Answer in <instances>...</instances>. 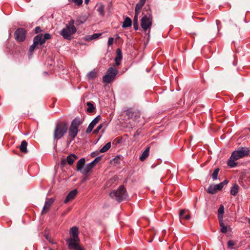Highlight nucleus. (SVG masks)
<instances>
[{"instance_id":"obj_3","label":"nucleus","mask_w":250,"mask_h":250,"mask_svg":"<svg viewBox=\"0 0 250 250\" xmlns=\"http://www.w3.org/2000/svg\"><path fill=\"white\" fill-rule=\"evenodd\" d=\"M109 195L111 198L121 202L126 198L127 194L124 186H121L117 190L111 191Z\"/></svg>"},{"instance_id":"obj_56","label":"nucleus","mask_w":250,"mask_h":250,"mask_svg":"<svg viewBox=\"0 0 250 250\" xmlns=\"http://www.w3.org/2000/svg\"><path fill=\"white\" fill-rule=\"evenodd\" d=\"M70 210V208L68 209V211H69Z\"/></svg>"},{"instance_id":"obj_54","label":"nucleus","mask_w":250,"mask_h":250,"mask_svg":"<svg viewBox=\"0 0 250 250\" xmlns=\"http://www.w3.org/2000/svg\"><path fill=\"white\" fill-rule=\"evenodd\" d=\"M249 223L250 224V219H249V221H248Z\"/></svg>"},{"instance_id":"obj_20","label":"nucleus","mask_w":250,"mask_h":250,"mask_svg":"<svg viewBox=\"0 0 250 250\" xmlns=\"http://www.w3.org/2000/svg\"><path fill=\"white\" fill-rule=\"evenodd\" d=\"M79 234V231H78V228L76 227H73L72 228H71L70 230V235L71 236V237H74L79 238L78 236Z\"/></svg>"},{"instance_id":"obj_19","label":"nucleus","mask_w":250,"mask_h":250,"mask_svg":"<svg viewBox=\"0 0 250 250\" xmlns=\"http://www.w3.org/2000/svg\"><path fill=\"white\" fill-rule=\"evenodd\" d=\"M78 158V156L74 154H71L66 157L67 163L69 165L73 164L75 160Z\"/></svg>"},{"instance_id":"obj_29","label":"nucleus","mask_w":250,"mask_h":250,"mask_svg":"<svg viewBox=\"0 0 250 250\" xmlns=\"http://www.w3.org/2000/svg\"><path fill=\"white\" fill-rule=\"evenodd\" d=\"M86 105L88 106L87 108V111L88 113H93L94 112L95 107L94 105L91 102H87Z\"/></svg>"},{"instance_id":"obj_31","label":"nucleus","mask_w":250,"mask_h":250,"mask_svg":"<svg viewBox=\"0 0 250 250\" xmlns=\"http://www.w3.org/2000/svg\"><path fill=\"white\" fill-rule=\"evenodd\" d=\"M146 1V0H140L139 2L136 5V7H137V9L141 10L145 4Z\"/></svg>"},{"instance_id":"obj_33","label":"nucleus","mask_w":250,"mask_h":250,"mask_svg":"<svg viewBox=\"0 0 250 250\" xmlns=\"http://www.w3.org/2000/svg\"><path fill=\"white\" fill-rule=\"evenodd\" d=\"M219 171V168H217L214 170V171L212 174V178L213 180H214L217 179Z\"/></svg>"},{"instance_id":"obj_11","label":"nucleus","mask_w":250,"mask_h":250,"mask_svg":"<svg viewBox=\"0 0 250 250\" xmlns=\"http://www.w3.org/2000/svg\"><path fill=\"white\" fill-rule=\"evenodd\" d=\"M40 39L38 36H35L33 39V43L30 46L29 52L32 53L35 49H39L40 45Z\"/></svg>"},{"instance_id":"obj_52","label":"nucleus","mask_w":250,"mask_h":250,"mask_svg":"<svg viewBox=\"0 0 250 250\" xmlns=\"http://www.w3.org/2000/svg\"><path fill=\"white\" fill-rule=\"evenodd\" d=\"M85 250V249H84V248H81V249H79V250Z\"/></svg>"},{"instance_id":"obj_8","label":"nucleus","mask_w":250,"mask_h":250,"mask_svg":"<svg viewBox=\"0 0 250 250\" xmlns=\"http://www.w3.org/2000/svg\"><path fill=\"white\" fill-rule=\"evenodd\" d=\"M68 247L69 250H78L82 247L79 245V238L71 237L66 240Z\"/></svg>"},{"instance_id":"obj_53","label":"nucleus","mask_w":250,"mask_h":250,"mask_svg":"<svg viewBox=\"0 0 250 250\" xmlns=\"http://www.w3.org/2000/svg\"><path fill=\"white\" fill-rule=\"evenodd\" d=\"M92 156L94 157V154H92Z\"/></svg>"},{"instance_id":"obj_36","label":"nucleus","mask_w":250,"mask_h":250,"mask_svg":"<svg viewBox=\"0 0 250 250\" xmlns=\"http://www.w3.org/2000/svg\"><path fill=\"white\" fill-rule=\"evenodd\" d=\"M85 21V20L84 18H83L82 20H81L80 19H77L75 21V24L77 26L80 25V24L83 23Z\"/></svg>"},{"instance_id":"obj_7","label":"nucleus","mask_w":250,"mask_h":250,"mask_svg":"<svg viewBox=\"0 0 250 250\" xmlns=\"http://www.w3.org/2000/svg\"><path fill=\"white\" fill-rule=\"evenodd\" d=\"M152 25V17L151 16L145 15L141 20V26L144 31H146L150 28Z\"/></svg>"},{"instance_id":"obj_40","label":"nucleus","mask_w":250,"mask_h":250,"mask_svg":"<svg viewBox=\"0 0 250 250\" xmlns=\"http://www.w3.org/2000/svg\"><path fill=\"white\" fill-rule=\"evenodd\" d=\"M42 31L41 28L40 26H37L35 29V32L36 34H38Z\"/></svg>"},{"instance_id":"obj_5","label":"nucleus","mask_w":250,"mask_h":250,"mask_svg":"<svg viewBox=\"0 0 250 250\" xmlns=\"http://www.w3.org/2000/svg\"><path fill=\"white\" fill-rule=\"evenodd\" d=\"M77 31L75 26L69 27L65 26L60 32V35L65 40H71L72 39V35Z\"/></svg>"},{"instance_id":"obj_49","label":"nucleus","mask_w":250,"mask_h":250,"mask_svg":"<svg viewBox=\"0 0 250 250\" xmlns=\"http://www.w3.org/2000/svg\"><path fill=\"white\" fill-rule=\"evenodd\" d=\"M190 218V215L189 214H187L184 217V218L186 220H188Z\"/></svg>"},{"instance_id":"obj_44","label":"nucleus","mask_w":250,"mask_h":250,"mask_svg":"<svg viewBox=\"0 0 250 250\" xmlns=\"http://www.w3.org/2000/svg\"><path fill=\"white\" fill-rule=\"evenodd\" d=\"M126 114L128 117H132L133 113L130 110L126 111Z\"/></svg>"},{"instance_id":"obj_43","label":"nucleus","mask_w":250,"mask_h":250,"mask_svg":"<svg viewBox=\"0 0 250 250\" xmlns=\"http://www.w3.org/2000/svg\"><path fill=\"white\" fill-rule=\"evenodd\" d=\"M229 182V181L227 180H225L222 182L219 183V184L221 185V187L222 188H223L224 185H226Z\"/></svg>"},{"instance_id":"obj_45","label":"nucleus","mask_w":250,"mask_h":250,"mask_svg":"<svg viewBox=\"0 0 250 250\" xmlns=\"http://www.w3.org/2000/svg\"><path fill=\"white\" fill-rule=\"evenodd\" d=\"M140 10H138L137 7H135V16H137V17H138V15H139V14L140 13Z\"/></svg>"},{"instance_id":"obj_12","label":"nucleus","mask_w":250,"mask_h":250,"mask_svg":"<svg viewBox=\"0 0 250 250\" xmlns=\"http://www.w3.org/2000/svg\"><path fill=\"white\" fill-rule=\"evenodd\" d=\"M101 120V116L100 115L97 116L89 125L86 130V133L87 134L90 133L93 130L95 125L100 121Z\"/></svg>"},{"instance_id":"obj_35","label":"nucleus","mask_w":250,"mask_h":250,"mask_svg":"<svg viewBox=\"0 0 250 250\" xmlns=\"http://www.w3.org/2000/svg\"><path fill=\"white\" fill-rule=\"evenodd\" d=\"M69 1L74 3L78 6H80L83 3V0H69Z\"/></svg>"},{"instance_id":"obj_24","label":"nucleus","mask_w":250,"mask_h":250,"mask_svg":"<svg viewBox=\"0 0 250 250\" xmlns=\"http://www.w3.org/2000/svg\"><path fill=\"white\" fill-rule=\"evenodd\" d=\"M97 76V72L95 70H92L89 72L86 75L87 80L90 81L96 78Z\"/></svg>"},{"instance_id":"obj_18","label":"nucleus","mask_w":250,"mask_h":250,"mask_svg":"<svg viewBox=\"0 0 250 250\" xmlns=\"http://www.w3.org/2000/svg\"><path fill=\"white\" fill-rule=\"evenodd\" d=\"M85 160L84 158L80 159L77 162L76 166V170L80 171L82 173L83 170V167L85 164Z\"/></svg>"},{"instance_id":"obj_21","label":"nucleus","mask_w":250,"mask_h":250,"mask_svg":"<svg viewBox=\"0 0 250 250\" xmlns=\"http://www.w3.org/2000/svg\"><path fill=\"white\" fill-rule=\"evenodd\" d=\"M27 143L25 140H23L21 143V145L20 146V151L23 153H27L28 151L27 149Z\"/></svg>"},{"instance_id":"obj_46","label":"nucleus","mask_w":250,"mask_h":250,"mask_svg":"<svg viewBox=\"0 0 250 250\" xmlns=\"http://www.w3.org/2000/svg\"><path fill=\"white\" fill-rule=\"evenodd\" d=\"M185 211H186L185 209H182L180 210V213H179L180 217H182L183 216V215L185 213Z\"/></svg>"},{"instance_id":"obj_38","label":"nucleus","mask_w":250,"mask_h":250,"mask_svg":"<svg viewBox=\"0 0 250 250\" xmlns=\"http://www.w3.org/2000/svg\"><path fill=\"white\" fill-rule=\"evenodd\" d=\"M103 127V125L102 124H100V125H99L97 127L94 129L93 131V133L95 134H97L99 130L101 129V128H102Z\"/></svg>"},{"instance_id":"obj_10","label":"nucleus","mask_w":250,"mask_h":250,"mask_svg":"<svg viewBox=\"0 0 250 250\" xmlns=\"http://www.w3.org/2000/svg\"><path fill=\"white\" fill-rule=\"evenodd\" d=\"M55 201L54 198L46 199L42 211V214H46L50 209L51 206L53 205Z\"/></svg>"},{"instance_id":"obj_41","label":"nucleus","mask_w":250,"mask_h":250,"mask_svg":"<svg viewBox=\"0 0 250 250\" xmlns=\"http://www.w3.org/2000/svg\"><path fill=\"white\" fill-rule=\"evenodd\" d=\"M113 42H114V38L112 37H110L108 39V45L110 46V45H112L113 43Z\"/></svg>"},{"instance_id":"obj_48","label":"nucleus","mask_w":250,"mask_h":250,"mask_svg":"<svg viewBox=\"0 0 250 250\" xmlns=\"http://www.w3.org/2000/svg\"><path fill=\"white\" fill-rule=\"evenodd\" d=\"M66 163V159H62L61 162V165L62 166H64Z\"/></svg>"},{"instance_id":"obj_42","label":"nucleus","mask_w":250,"mask_h":250,"mask_svg":"<svg viewBox=\"0 0 250 250\" xmlns=\"http://www.w3.org/2000/svg\"><path fill=\"white\" fill-rule=\"evenodd\" d=\"M101 160V157L100 156L96 157L94 161L92 162H93V164L95 165L98 162H99Z\"/></svg>"},{"instance_id":"obj_37","label":"nucleus","mask_w":250,"mask_h":250,"mask_svg":"<svg viewBox=\"0 0 250 250\" xmlns=\"http://www.w3.org/2000/svg\"><path fill=\"white\" fill-rule=\"evenodd\" d=\"M235 244V243H234V241H233L232 240H229L228 242V247L229 249H232L233 246H234Z\"/></svg>"},{"instance_id":"obj_50","label":"nucleus","mask_w":250,"mask_h":250,"mask_svg":"<svg viewBox=\"0 0 250 250\" xmlns=\"http://www.w3.org/2000/svg\"><path fill=\"white\" fill-rule=\"evenodd\" d=\"M90 0H84V2L85 4H87Z\"/></svg>"},{"instance_id":"obj_23","label":"nucleus","mask_w":250,"mask_h":250,"mask_svg":"<svg viewBox=\"0 0 250 250\" xmlns=\"http://www.w3.org/2000/svg\"><path fill=\"white\" fill-rule=\"evenodd\" d=\"M150 147H147L143 152L141 156L140 157V160L141 161H144L149 155Z\"/></svg>"},{"instance_id":"obj_32","label":"nucleus","mask_w":250,"mask_h":250,"mask_svg":"<svg viewBox=\"0 0 250 250\" xmlns=\"http://www.w3.org/2000/svg\"><path fill=\"white\" fill-rule=\"evenodd\" d=\"M133 28L135 30L138 29V17H137V16H134L133 18Z\"/></svg>"},{"instance_id":"obj_30","label":"nucleus","mask_w":250,"mask_h":250,"mask_svg":"<svg viewBox=\"0 0 250 250\" xmlns=\"http://www.w3.org/2000/svg\"><path fill=\"white\" fill-rule=\"evenodd\" d=\"M111 147L110 142H108L105 144L100 150L101 153H104L107 151Z\"/></svg>"},{"instance_id":"obj_4","label":"nucleus","mask_w":250,"mask_h":250,"mask_svg":"<svg viewBox=\"0 0 250 250\" xmlns=\"http://www.w3.org/2000/svg\"><path fill=\"white\" fill-rule=\"evenodd\" d=\"M82 122L80 118H76L71 122L70 126L68 129V136L70 138V141L73 140L77 136L79 130L78 127Z\"/></svg>"},{"instance_id":"obj_17","label":"nucleus","mask_w":250,"mask_h":250,"mask_svg":"<svg viewBox=\"0 0 250 250\" xmlns=\"http://www.w3.org/2000/svg\"><path fill=\"white\" fill-rule=\"evenodd\" d=\"M94 166L95 165L93 164V162H91V163L87 164L83 169L82 174L84 176H87V174L91 171Z\"/></svg>"},{"instance_id":"obj_55","label":"nucleus","mask_w":250,"mask_h":250,"mask_svg":"<svg viewBox=\"0 0 250 250\" xmlns=\"http://www.w3.org/2000/svg\"><path fill=\"white\" fill-rule=\"evenodd\" d=\"M249 131H250V127L248 128Z\"/></svg>"},{"instance_id":"obj_51","label":"nucleus","mask_w":250,"mask_h":250,"mask_svg":"<svg viewBox=\"0 0 250 250\" xmlns=\"http://www.w3.org/2000/svg\"><path fill=\"white\" fill-rule=\"evenodd\" d=\"M86 176H84V178L83 179V180H82V181H83H83H84L85 180H86V178H85Z\"/></svg>"},{"instance_id":"obj_26","label":"nucleus","mask_w":250,"mask_h":250,"mask_svg":"<svg viewBox=\"0 0 250 250\" xmlns=\"http://www.w3.org/2000/svg\"><path fill=\"white\" fill-rule=\"evenodd\" d=\"M132 23V21L131 19L129 17L125 18L123 23V28H127L130 27Z\"/></svg>"},{"instance_id":"obj_28","label":"nucleus","mask_w":250,"mask_h":250,"mask_svg":"<svg viewBox=\"0 0 250 250\" xmlns=\"http://www.w3.org/2000/svg\"><path fill=\"white\" fill-rule=\"evenodd\" d=\"M219 225H220V227L221 228V232L223 233H226L227 232L228 229H227V227L225 226V225L223 223V219L219 220Z\"/></svg>"},{"instance_id":"obj_1","label":"nucleus","mask_w":250,"mask_h":250,"mask_svg":"<svg viewBox=\"0 0 250 250\" xmlns=\"http://www.w3.org/2000/svg\"><path fill=\"white\" fill-rule=\"evenodd\" d=\"M250 149L245 147H240L237 150L234 151L227 161V165L230 167H234L237 165L235 162L238 159L249 155Z\"/></svg>"},{"instance_id":"obj_6","label":"nucleus","mask_w":250,"mask_h":250,"mask_svg":"<svg viewBox=\"0 0 250 250\" xmlns=\"http://www.w3.org/2000/svg\"><path fill=\"white\" fill-rule=\"evenodd\" d=\"M118 70L113 67H109L106 72V74L103 77V81L107 83L113 81L116 75L118 74Z\"/></svg>"},{"instance_id":"obj_47","label":"nucleus","mask_w":250,"mask_h":250,"mask_svg":"<svg viewBox=\"0 0 250 250\" xmlns=\"http://www.w3.org/2000/svg\"><path fill=\"white\" fill-rule=\"evenodd\" d=\"M120 159V158L119 156H117L116 157H115V158H114L113 159V161L114 162V163H119V160Z\"/></svg>"},{"instance_id":"obj_14","label":"nucleus","mask_w":250,"mask_h":250,"mask_svg":"<svg viewBox=\"0 0 250 250\" xmlns=\"http://www.w3.org/2000/svg\"><path fill=\"white\" fill-rule=\"evenodd\" d=\"M78 193L76 189L71 191L67 195L64 201L65 204L67 203L69 201L72 200L75 198Z\"/></svg>"},{"instance_id":"obj_39","label":"nucleus","mask_w":250,"mask_h":250,"mask_svg":"<svg viewBox=\"0 0 250 250\" xmlns=\"http://www.w3.org/2000/svg\"><path fill=\"white\" fill-rule=\"evenodd\" d=\"M75 23V21L74 20H71L69 21L68 23L66 25V26L69 27H72L73 26H75L74 25Z\"/></svg>"},{"instance_id":"obj_9","label":"nucleus","mask_w":250,"mask_h":250,"mask_svg":"<svg viewBox=\"0 0 250 250\" xmlns=\"http://www.w3.org/2000/svg\"><path fill=\"white\" fill-rule=\"evenodd\" d=\"M26 33L27 32L24 28H18L14 34L16 40L19 42H23L25 40Z\"/></svg>"},{"instance_id":"obj_27","label":"nucleus","mask_w":250,"mask_h":250,"mask_svg":"<svg viewBox=\"0 0 250 250\" xmlns=\"http://www.w3.org/2000/svg\"><path fill=\"white\" fill-rule=\"evenodd\" d=\"M102 35V33H94L91 36H87L85 38V40L89 41L92 40L96 39Z\"/></svg>"},{"instance_id":"obj_34","label":"nucleus","mask_w":250,"mask_h":250,"mask_svg":"<svg viewBox=\"0 0 250 250\" xmlns=\"http://www.w3.org/2000/svg\"><path fill=\"white\" fill-rule=\"evenodd\" d=\"M97 11L99 12L101 15L103 16L104 15V6L103 4H101L98 8Z\"/></svg>"},{"instance_id":"obj_13","label":"nucleus","mask_w":250,"mask_h":250,"mask_svg":"<svg viewBox=\"0 0 250 250\" xmlns=\"http://www.w3.org/2000/svg\"><path fill=\"white\" fill-rule=\"evenodd\" d=\"M222 188L221 185L219 184L217 185H211L210 186L208 189V192L214 194L216 193L218 191L221 190L222 189Z\"/></svg>"},{"instance_id":"obj_25","label":"nucleus","mask_w":250,"mask_h":250,"mask_svg":"<svg viewBox=\"0 0 250 250\" xmlns=\"http://www.w3.org/2000/svg\"><path fill=\"white\" fill-rule=\"evenodd\" d=\"M224 213V207L221 205L218 209V220L223 219V214Z\"/></svg>"},{"instance_id":"obj_16","label":"nucleus","mask_w":250,"mask_h":250,"mask_svg":"<svg viewBox=\"0 0 250 250\" xmlns=\"http://www.w3.org/2000/svg\"><path fill=\"white\" fill-rule=\"evenodd\" d=\"M36 36H38L40 39V40L39 41L40 42V45H42L47 40H49L51 38L50 34L49 33H45L43 36L42 34H39Z\"/></svg>"},{"instance_id":"obj_15","label":"nucleus","mask_w":250,"mask_h":250,"mask_svg":"<svg viewBox=\"0 0 250 250\" xmlns=\"http://www.w3.org/2000/svg\"><path fill=\"white\" fill-rule=\"evenodd\" d=\"M122 58V50L120 48H118L116 50V56L115 58V62L116 65L119 66L120 64Z\"/></svg>"},{"instance_id":"obj_2","label":"nucleus","mask_w":250,"mask_h":250,"mask_svg":"<svg viewBox=\"0 0 250 250\" xmlns=\"http://www.w3.org/2000/svg\"><path fill=\"white\" fill-rule=\"evenodd\" d=\"M68 125L64 121L59 122L56 125L53 133V139L58 141L62 138L67 133Z\"/></svg>"},{"instance_id":"obj_22","label":"nucleus","mask_w":250,"mask_h":250,"mask_svg":"<svg viewBox=\"0 0 250 250\" xmlns=\"http://www.w3.org/2000/svg\"><path fill=\"white\" fill-rule=\"evenodd\" d=\"M239 189V186L236 184H234L231 188L230 191V194L233 196H236L237 194V193H238Z\"/></svg>"}]
</instances>
